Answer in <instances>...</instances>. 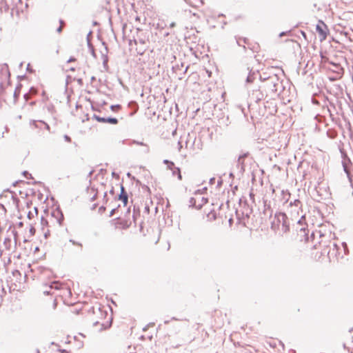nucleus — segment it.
Instances as JSON below:
<instances>
[{
	"mask_svg": "<svg viewBox=\"0 0 353 353\" xmlns=\"http://www.w3.org/2000/svg\"><path fill=\"white\" fill-rule=\"evenodd\" d=\"M312 235L314 240V248L319 250L321 254L325 253L327 251L328 247L332 243L330 235L326 236L322 233L321 230H316Z\"/></svg>",
	"mask_w": 353,
	"mask_h": 353,
	"instance_id": "obj_1",
	"label": "nucleus"
},
{
	"mask_svg": "<svg viewBox=\"0 0 353 353\" xmlns=\"http://www.w3.org/2000/svg\"><path fill=\"white\" fill-rule=\"evenodd\" d=\"M115 228L125 230L128 228L132 224V219L130 209H127L119 217L113 220Z\"/></svg>",
	"mask_w": 353,
	"mask_h": 353,
	"instance_id": "obj_2",
	"label": "nucleus"
},
{
	"mask_svg": "<svg viewBox=\"0 0 353 353\" xmlns=\"http://www.w3.org/2000/svg\"><path fill=\"white\" fill-rule=\"evenodd\" d=\"M282 223V231L287 232L289 231L288 219L285 213L279 212L275 214L274 221L272 223V228L274 230L279 228V223Z\"/></svg>",
	"mask_w": 353,
	"mask_h": 353,
	"instance_id": "obj_3",
	"label": "nucleus"
},
{
	"mask_svg": "<svg viewBox=\"0 0 353 353\" xmlns=\"http://www.w3.org/2000/svg\"><path fill=\"white\" fill-rule=\"evenodd\" d=\"M101 317L94 322L97 330H107L111 326V318L106 312L99 310Z\"/></svg>",
	"mask_w": 353,
	"mask_h": 353,
	"instance_id": "obj_4",
	"label": "nucleus"
},
{
	"mask_svg": "<svg viewBox=\"0 0 353 353\" xmlns=\"http://www.w3.org/2000/svg\"><path fill=\"white\" fill-rule=\"evenodd\" d=\"M296 231L297 232V235L300 236V240L307 241L308 239V230L307 229V223H305V219L304 217H302L296 225Z\"/></svg>",
	"mask_w": 353,
	"mask_h": 353,
	"instance_id": "obj_5",
	"label": "nucleus"
},
{
	"mask_svg": "<svg viewBox=\"0 0 353 353\" xmlns=\"http://www.w3.org/2000/svg\"><path fill=\"white\" fill-rule=\"evenodd\" d=\"M316 30L319 34L321 41H325L329 34V29L327 25L322 21H319L316 26Z\"/></svg>",
	"mask_w": 353,
	"mask_h": 353,
	"instance_id": "obj_6",
	"label": "nucleus"
},
{
	"mask_svg": "<svg viewBox=\"0 0 353 353\" xmlns=\"http://www.w3.org/2000/svg\"><path fill=\"white\" fill-rule=\"evenodd\" d=\"M266 343L267 344L271 347H273V348H275L276 347L277 345L278 344H281V342L279 340H276V339H272V338H270L268 339L267 341H266Z\"/></svg>",
	"mask_w": 353,
	"mask_h": 353,
	"instance_id": "obj_7",
	"label": "nucleus"
},
{
	"mask_svg": "<svg viewBox=\"0 0 353 353\" xmlns=\"http://www.w3.org/2000/svg\"><path fill=\"white\" fill-rule=\"evenodd\" d=\"M119 200L123 203L125 206L127 205L128 199L127 194L124 192L123 188H121V193L119 195Z\"/></svg>",
	"mask_w": 353,
	"mask_h": 353,
	"instance_id": "obj_8",
	"label": "nucleus"
},
{
	"mask_svg": "<svg viewBox=\"0 0 353 353\" xmlns=\"http://www.w3.org/2000/svg\"><path fill=\"white\" fill-rule=\"evenodd\" d=\"M174 175H176L179 180L182 179V176L181 174L180 169L179 168H174V170L172 171Z\"/></svg>",
	"mask_w": 353,
	"mask_h": 353,
	"instance_id": "obj_9",
	"label": "nucleus"
},
{
	"mask_svg": "<svg viewBox=\"0 0 353 353\" xmlns=\"http://www.w3.org/2000/svg\"><path fill=\"white\" fill-rule=\"evenodd\" d=\"M5 193L10 194L11 198L12 199L13 203L15 205H17L19 201H18V199L16 198V196H15L16 195L14 192H10V191H7Z\"/></svg>",
	"mask_w": 353,
	"mask_h": 353,
	"instance_id": "obj_10",
	"label": "nucleus"
},
{
	"mask_svg": "<svg viewBox=\"0 0 353 353\" xmlns=\"http://www.w3.org/2000/svg\"><path fill=\"white\" fill-rule=\"evenodd\" d=\"M103 121L112 123V124H117L118 123V120L115 118H108V119H103Z\"/></svg>",
	"mask_w": 353,
	"mask_h": 353,
	"instance_id": "obj_11",
	"label": "nucleus"
},
{
	"mask_svg": "<svg viewBox=\"0 0 353 353\" xmlns=\"http://www.w3.org/2000/svg\"><path fill=\"white\" fill-rule=\"evenodd\" d=\"M164 163H165V164H167L168 168V169H170V170H172V171L174 170V168H176V167L174 166V163H172V162H171V161H168V160H165V161H164Z\"/></svg>",
	"mask_w": 353,
	"mask_h": 353,
	"instance_id": "obj_12",
	"label": "nucleus"
},
{
	"mask_svg": "<svg viewBox=\"0 0 353 353\" xmlns=\"http://www.w3.org/2000/svg\"><path fill=\"white\" fill-rule=\"evenodd\" d=\"M34 211V214L32 213L31 211H29L28 213V217L31 219H32L34 216V214L37 215V208H33Z\"/></svg>",
	"mask_w": 353,
	"mask_h": 353,
	"instance_id": "obj_13",
	"label": "nucleus"
},
{
	"mask_svg": "<svg viewBox=\"0 0 353 353\" xmlns=\"http://www.w3.org/2000/svg\"><path fill=\"white\" fill-rule=\"evenodd\" d=\"M59 23H60V26L57 28V32L61 33L62 32L63 28V26L65 25V23H64L63 21L60 20L59 21Z\"/></svg>",
	"mask_w": 353,
	"mask_h": 353,
	"instance_id": "obj_14",
	"label": "nucleus"
},
{
	"mask_svg": "<svg viewBox=\"0 0 353 353\" xmlns=\"http://www.w3.org/2000/svg\"><path fill=\"white\" fill-rule=\"evenodd\" d=\"M61 286H62V285L59 284L58 283H54L53 285H52V288H54L55 289H59L61 288Z\"/></svg>",
	"mask_w": 353,
	"mask_h": 353,
	"instance_id": "obj_15",
	"label": "nucleus"
},
{
	"mask_svg": "<svg viewBox=\"0 0 353 353\" xmlns=\"http://www.w3.org/2000/svg\"><path fill=\"white\" fill-rule=\"evenodd\" d=\"M30 232L32 234V235H34L35 233V229L34 228H31Z\"/></svg>",
	"mask_w": 353,
	"mask_h": 353,
	"instance_id": "obj_16",
	"label": "nucleus"
},
{
	"mask_svg": "<svg viewBox=\"0 0 353 353\" xmlns=\"http://www.w3.org/2000/svg\"><path fill=\"white\" fill-rule=\"evenodd\" d=\"M208 217L210 219H214L216 218L215 214L214 213L212 214V217H210V214H208Z\"/></svg>",
	"mask_w": 353,
	"mask_h": 353,
	"instance_id": "obj_17",
	"label": "nucleus"
},
{
	"mask_svg": "<svg viewBox=\"0 0 353 353\" xmlns=\"http://www.w3.org/2000/svg\"><path fill=\"white\" fill-rule=\"evenodd\" d=\"M65 139L67 141L70 142L71 141L70 138L68 136H65Z\"/></svg>",
	"mask_w": 353,
	"mask_h": 353,
	"instance_id": "obj_18",
	"label": "nucleus"
},
{
	"mask_svg": "<svg viewBox=\"0 0 353 353\" xmlns=\"http://www.w3.org/2000/svg\"><path fill=\"white\" fill-rule=\"evenodd\" d=\"M78 82L80 85H82L83 84V80L81 79H78Z\"/></svg>",
	"mask_w": 353,
	"mask_h": 353,
	"instance_id": "obj_19",
	"label": "nucleus"
},
{
	"mask_svg": "<svg viewBox=\"0 0 353 353\" xmlns=\"http://www.w3.org/2000/svg\"><path fill=\"white\" fill-rule=\"evenodd\" d=\"M67 71H74V68H70L68 69H67Z\"/></svg>",
	"mask_w": 353,
	"mask_h": 353,
	"instance_id": "obj_20",
	"label": "nucleus"
},
{
	"mask_svg": "<svg viewBox=\"0 0 353 353\" xmlns=\"http://www.w3.org/2000/svg\"><path fill=\"white\" fill-rule=\"evenodd\" d=\"M339 70L340 71H339V72H338V74H339V76H340V75L341 74V73H342V68H339Z\"/></svg>",
	"mask_w": 353,
	"mask_h": 353,
	"instance_id": "obj_21",
	"label": "nucleus"
},
{
	"mask_svg": "<svg viewBox=\"0 0 353 353\" xmlns=\"http://www.w3.org/2000/svg\"><path fill=\"white\" fill-rule=\"evenodd\" d=\"M115 210H115V209H114V210H112L111 211V213H110V215H111V216H112V215H113V214H114V212H115Z\"/></svg>",
	"mask_w": 353,
	"mask_h": 353,
	"instance_id": "obj_22",
	"label": "nucleus"
},
{
	"mask_svg": "<svg viewBox=\"0 0 353 353\" xmlns=\"http://www.w3.org/2000/svg\"><path fill=\"white\" fill-rule=\"evenodd\" d=\"M133 220H134V221H136V220H137V216L135 214L133 215Z\"/></svg>",
	"mask_w": 353,
	"mask_h": 353,
	"instance_id": "obj_23",
	"label": "nucleus"
},
{
	"mask_svg": "<svg viewBox=\"0 0 353 353\" xmlns=\"http://www.w3.org/2000/svg\"><path fill=\"white\" fill-rule=\"evenodd\" d=\"M75 60H76L75 59H70L68 62L74 61Z\"/></svg>",
	"mask_w": 353,
	"mask_h": 353,
	"instance_id": "obj_24",
	"label": "nucleus"
},
{
	"mask_svg": "<svg viewBox=\"0 0 353 353\" xmlns=\"http://www.w3.org/2000/svg\"><path fill=\"white\" fill-rule=\"evenodd\" d=\"M170 244H169V243H168V247H167V250H168L170 249Z\"/></svg>",
	"mask_w": 353,
	"mask_h": 353,
	"instance_id": "obj_25",
	"label": "nucleus"
},
{
	"mask_svg": "<svg viewBox=\"0 0 353 353\" xmlns=\"http://www.w3.org/2000/svg\"><path fill=\"white\" fill-rule=\"evenodd\" d=\"M92 55H93L94 57H96L95 53H94V50H92Z\"/></svg>",
	"mask_w": 353,
	"mask_h": 353,
	"instance_id": "obj_26",
	"label": "nucleus"
},
{
	"mask_svg": "<svg viewBox=\"0 0 353 353\" xmlns=\"http://www.w3.org/2000/svg\"><path fill=\"white\" fill-rule=\"evenodd\" d=\"M145 210H147L148 212H149V208H148V207L145 208Z\"/></svg>",
	"mask_w": 353,
	"mask_h": 353,
	"instance_id": "obj_27",
	"label": "nucleus"
}]
</instances>
